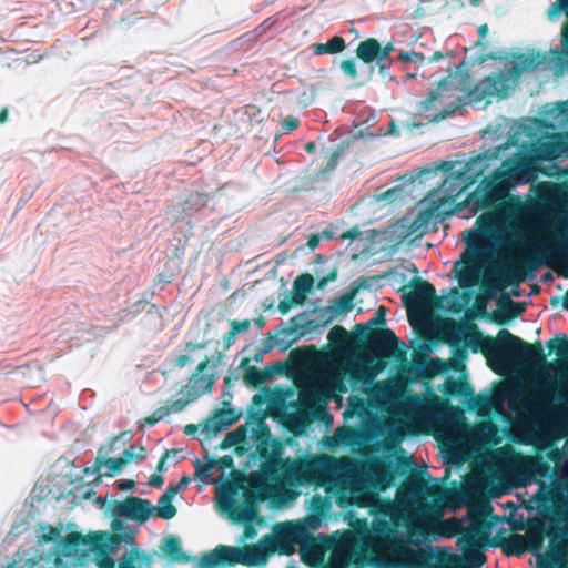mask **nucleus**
<instances>
[{
  "label": "nucleus",
  "instance_id": "38",
  "mask_svg": "<svg viewBox=\"0 0 568 568\" xmlns=\"http://www.w3.org/2000/svg\"><path fill=\"white\" fill-rule=\"evenodd\" d=\"M506 547L508 554L521 555L528 548L527 539L523 535L514 534L507 539Z\"/></svg>",
  "mask_w": 568,
  "mask_h": 568
},
{
  "label": "nucleus",
  "instance_id": "23",
  "mask_svg": "<svg viewBox=\"0 0 568 568\" xmlns=\"http://www.w3.org/2000/svg\"><path fill=\"white\" fill-rule=\"evenodd\" d=\"M442 518L443 515L438 518L439 525L436 528V530L418 531L419 535L416 538H413L410 541L415 545H419L420 542H424L427 536L430 534H437L444 537H452L464 530L463 523L457 518L447 519L445 521H443Z\"/></svg>",
  "mask_w": 568,
  "mask_h": 568
},
{
  "label": "nucleus",
  "instance_id": "3",
  "mask_svg": "<svg viewBox=\"0 0 568 568\" xmlns=\"http://www.w3.org/2000/svg\"><path fill=\"white\" fill-rule=\"evenodd\" d=\"M426 484L418 478L410 479L407 485L396 493L395 501L382 500L375 505V511L388 517L393 524L402 518H408L407 531L413 538L415 531L436 530L438 518L444 515L443 507L437 503H427L423 499Z\"/></svg>",
  "mask_w": 568,
  "mask_h": 568
},
{
  "label": "nucleus",
  "instance_id": "13",
  "mask_svg": "<svg viewBox=\"0 0 568 568\" xmlns=\"http://www.w3.org/2000/svg\"><path fill=\"white\" fill-rule=\"evenodd\" d=\"M459 83V75H449L419 102V110L429 113L430 122L437 123L446 119L464 104L463 98L458 94L464 91Z\"/></svg>",
  "mask_w": 568,
  "mask_h": 568
},
{
  "label": "nucleus",
  "instance_id": "51",
  "mask_svg": "<svg viewBox=\"0 0 568 568\" xmlns=\"http://www.w3.org/2000/svg\"><path fill=\"white\" fill-rule=\"evenodd\" d=\"M471 333L466 335L464 337L465 345L468 347H471L475 352L478 348L479 342H480V333L477 331V327L474 325L473 329H469Z\"/></svg>",
  "mask_w": 568,
  "mask_h": 568
},
{
  "label": "nucleus",
  "instance_id": "7",
  "mask_svg": "<svg viewBox=\"0 0 568 568\" xmlns=\"http://www.w3.org/2000/svg\"><path fill=\"white\" fill-rule=\"evenodd\" d=\"M216 499L222 514L233 523L243 525L242 541L254 539L257 535L253 526V521L257 519L255 493L246 487L226 483L217 488Z\"/></svg>",
  "mask_w": 568,
  "mask_h": 568
},
{
  "label": "nucleus",
  "instance_id": "64",
  "mask_svg": "<svg viewBox=\"0 0 568 568\" xmlns=\"http://www.w3.org/2000/svg\"><path fill=\"white\" fill-rule=\"evenodd\" d=\"M536 568H568V567H565L564 564H559L556 561H548L545 559H540V560H538Z\"/></svg>",
  "mask_w": 568,
  "mask_h": 568
},
{
  "label": "nucleus",
  "instance_id": "44",
  "mask_svg": "<svg viewBox=\"0 0 568 568\" xmlns=\"http://www.w3.org/2000/svg\"><path fill=\"white\" fill-rule=\"evenodd\" d=\"M145 457V449L143 447H138L131 445L122 453L120 457L122 462L126 465L135 459H143Z\"/></svg>",
  "mask_w": 568,
  "mask_h": 568
},
{
  "label": "nucleus",
  "instance_id": "56",
  "mask_svg": "<svg viewBox=\"0 0 568 568\" xmlns=\"http://www.w3.org/2000/svg\"><path fill=\"white\" fill-rule=\"evenodd\" d=\"M230 325H231V331L235 335H237L240 333L246 332L250 328L251 323H250L248 320H245V321H231Z\"/></svg>",
  "mask_w": 568,
  "mask_h": 568
},
{
  "label": "nucleus",
  "instance_id": "28",
  "mask_svg": "<svg viewBox=\"0 0 568 568\" xmlns=\"http://www.w3.org/2000/svg\"><path fill=\"white\" fill-rule=\"evenodd\" d=\"M374 349L382 355H390L397 346V338L393 332L386 329L377 333L371 341Z\"/></svg>",
  "mask_w": 568,
  "mask_h": 568
},
{
  "label": "nucleus",
  "instance_id": "10",
  "mask_svg": "<svg viewBox=\"0 0 568 568\" xmlns=\"http://www.w3.org/2000/svg\"><path fill=\"white\" fill-rule=\"evenodd\" d=\"M281 468H277L278 480H284L291 487L333 483V474L336 471L337 458L333 456H320L311 459H281Z\"/></svg>",
  "mask_w": 568,
  "mask_h": 568
},
{
  "label": "nucleus",
  "instance_id": "53",
  "mask_svg": "<svg viewBox=\"0 0 568 568\" xmlns=\"http://www.w3.org/2000/svg\"><path fill=\"white\" fill-rule=\"evenodd\" d=\"M399 58L403 61L418 63L419 65H424L425 60H426V58L423 53L414 52V51H412V52L402 51L399 54Z\"/></svg>",
  "mask_w": 568,
  "mask_h": 568
},
{
  "label": "nucleus",
  "instance_id": "43",
  "mask_svg": "<svg viewBox=\"0 0 568 568\" xmlns=\"http://www.w3.org/2000/svg\"><path fill=\"white\" fill-rule=\"evenodd\" d=\"M560 14L568 18V0H556L547 10L549 20H556Z\"/></svg>",
  "mask_w": 568,
  "mask_h": 568
},
{
  "label": "nucleus",
  "instance_id": "58",
  "mask_svg": "<svg viewBox=\"0 0 568 568\" xmlns=\"http://www.w3.org/2000/svg\"><path fill=\"white\" fill-rule=\"evenodd\" d=\"M187 202H190L192 206H195V209H200L206 204V197L195 192L190 195Z\"/></svg>",
  "mask_w": 568,
  "mask_h": 568
},
{
  "label": "nucleus",
  "instance_id": "24",
  "mask_svg": "<svg viewBox=\"0 0 568 568\" xmlns=\"http://www.w3.org/2000/svg\"><path fill=\"white\" fill-rule=\"evenodd\" d=\"M281 457L278 455L271 456L266 462L261 465L260 473L251 475L250 483L253 486H260L264 479L278 481L277 467L280 466Z\"/></svg>",
  "mask_w": 568,
  "mask_h": 568
},
{
  "label": "nucleus",
  "instance_id": "32",
  "mask_svg": "<svg viewBox=\"0 0 568 568\" xmlns=\"http://www.w3.org/2000/svg\"><path fill=\"white\" fill-rule=\"evenodd\" d=\"M381 45L376 39H367L362 41L356 50L357 57L365 63L375 60L379 62Z\"/></svg>",
  "mask_w": 568,
  "mask_h": 568
},
{
  "label": "nucleus",
  "instance_id": "48",
  "mask_svg": "<svg viewBox=\"0 0 568 568\" xmlns=\"http://www.w3.org/2000/svg\"><path fill=\"white\" fill-rule=\"evenodd\" d=\"M143 557V554L139 552L138 550L126 552L122 556L119 568H136L135 564L138 561H142L144 559Z\"/></svg>",
  "mask_w": 568,
  "mask_h": 568
},
{
  "label": "nucleus",
  "instance_id": "27",
  "mask_svg": "<svg viewBox=\"0 0 568 568\" xmlns=\"http://www.w3.org/2000/svg\"><path fill=\"white\" fill-rule=\"evenodd\" d=\"M471 324H456L448 322L443 326V338L453 347L456 348L463 342L467 329H473Z\"/></svg>",
  "mask_w": 568,
  "mask_h": 568
},
{
  "label": "nucleus",
  "instance_id": "47",
  "mask_svg": "<svg viewBox=\"0 0 568 568\" xmlns=\"http://www.w3.org/2000/svg\"><path fill=\"white\" fill-rule=\"evenodd\" d=\"M182 394L183 398H179L172 402L170 405L165 406L169 409V415L171 413L182 412L190 403L195 400V398H192V395L187 390H184Z\"/></svg>",
  "mask_w": 568,
  "mask_h": 568
},
{
  "label": "nucleus",
  "instance_id": "22",
  "mask_svg": "<svg viewBox=\"0 0 568 568\" xmlns=\"http://www.w3.org/2000/svg\"><path fill=\"white\" fill-rule=\"evenodd\" d=\"M303 386H307L315 393L327 395L335 385V376L327 372H311L303 376Z\"/></svg>",
  "mask_w": 568,
  "mask_h": 568
},
{
  "label": "nucleus",
  "instance_id": "12",
  "mask_svg": "<svg viewBox=\"0 0 568 568\" xmlns=\"http://www.w3.org/2000/svg\"><path fill=\"white\" fill-rule=\"evenodd\" d=\"M272 545L273 538L271 536H263L257 545L251 547L237 548L219 545L199 560V567L216 568L219 565L242 564L252 566L263 564Z\"/></svg>",
  "mask_w": 568,
  "mask_h": 568
},
{
  "label": "nucleus",
  "instance_id": "15",
  "mask_svg": "<svg viewBox=\"0 0 568 568\" xmlns=\"http://www.w3.org/2000/svg\"><path fill=\"white\" fill-rule=\"evenodd\" d=\"M108 511L114 518H126L144 523L152 514V506L148 499L131 496L124 501L112 499L108 505Z\"/></svg>",
  "mask_w": 568,
  "mask_h": 568
},
{
  "label": "nucleus",
  "instance_id": "21",
  "mask_svg": "<svg viewBox=\"0 0 568 568\" xmlns=\"http://www.w3.org/2000/svg\"><path fill=\"white\" fill-rule=\"evenodd\" d=\"M446 364L440 358H428L424 354L414 353L412 357V371L420 378H428L442 373Z\"/></svg>",
  "mask_w": 568,
  "mask_h": 568
},
{
  "label": "nucleus",
  "instance_id": "8",
  "mask_svg": "<svg viewBox=\"0 0 568 568\" xmlns=\"http://www.w3.org/2000/svg\"><path fill=\"white\" fill-rule=\"evenodd\" d=\"M528 163L521 158H510L490 175L484 178L475 190V211L483 210L508 196L511 189L521 182Z\"/></svg>",
  "mask_w": 568,
  "mask_h": 568
},
{
  "label": "nucleus",
  "instance_id": "2",
  "mask_svg": "<svg viewBox=\"0 0 568 568\" xmlns=\"http://www.w3.org/2000/svg\"><path fill=\"white\" fill-rule=\"evenodd\" d=\"M432 393V389H429ZM373 396L388 406L395 414H403L416 420L420 428H437L438 437L448 448H456L459 443L462 426L455 420L450 407L440 402L436 395L428 398L406 394V382L393 378L376 383Z\"/></svg>",
  "mask_w": 568,
  "mask_h": 568
},
{
  "label": "nucleus",
  "instance_id": "39",
  "mask_svg": "<svg viewBox=\"0 0 568 568\" xmlns=\"http://www.w3.org/2000/svg\"><path fill=\"white\" fill-rule=\"evenodd\" d=\"M317 400L318 397L316 393L307 386H304V388L300 392L297 402L294 404V406L311 409L316 405Z\"/></svg>",
  "mask_w": 568,
  "mask_h": 568
},
{
  "label": "nucleus",
  "instance_id": "18",
  "mask_svg": "<svg viewBox=\"0 0 568 568\" xmlns=\"http://www.w3.org/2000/svg\"><path fill=\"white\" fill-rule=\"evenodd\" d=\"M209 365L210 361L207 358L203 361L191 375L189 384L182 387L181 393L187 390L192 398L195 399L211 393L214 385V376L205 373Z\"/></svg>",
  "mask_w": 568,
  "mask_h": 568
},
{
  "label": "nucleus",
  "instance_id": "55",
  "mask_svg": "<svg viewBox=\"0 0 568 568\" xmlns=\"http://www.w3.org/2000/svg\"><path fill=\"white\" fill-rule=\"evenodd\" d=\"M300 525H305V527L308 528L310 536L312 535V530H316L321 527L322 520L318 517L312 516L303 519L302 521H298Z\"/></svg>",
  "mask_w": 568,
  "mask_h": 568
},
{
  "label": "nucleus",
  "instance_id": "4",
  "mask_svg": "<svg viewBox=\"0 0 568 568\" xmlns=\"http://www.w3.org/2000/svg\"><path fill=\"white\" fill-rule=\"evenodd\" d=\"M364 545L376 556L379 568H443L430 564V556L413 549L403 535L388 521L375 518Z\"/></svg>",
  "mask_w": 568,
  "mask_h": 568
},
{
  "label": "nucleus",
  "instance_id": "37",
  "mask_svg": "<svg viewBox=\"0 0 568 568\" xmlns=\"http://www.w3.org/2000/svg\"><path fill=\"white\" fill-rule=\"evenodd\" d=\"M165 547L175 560L190 562L193 559L191 555L182 552L181 542L178 537H169L165 540Z\"/></svg>",
  "mask_w": 568,
  "mask_h": 568
},
{
  "label": "nucleus",
  "instance_id": "25",
  "mask_svg": "<svg viewBox=\"0 0 568 568\" xmlns=\"http://www.w3.org/2000/svg\"><path fill=\"white\" fill-rule=\"evenodd\" d=\"M497 435V426L491 422H486L473 430L470 440L478 445L498 444Z\"/></svg>",
  "mask_w": 568,
  "mask_h": 568
},
{
  "label": "nucleus",
  "instance_id": "26",
  "mask_svg": "<svg viewBox=\"0 0 568 568\" xmlns=\"http://www.w3.org/2000/svg\"><path fill=\"white\" fill-rule=\"evenodd\" d=\"M125 466L122 459L119 458H106V459H97L94 465L91 468H87L84 470L85 475H94L98 471H102V476L112 477L121 471V469Z\"/></svg>",
  "mask_w": 568,
  "mask_h": 568
},
{
  "label": "nucleus",
  "instance_id": "60",
  "mask_svg": "<svg viewBox=\"0 0 568 568\" xmlns=\"http://www.w3.org/2000/svg\"><path fill=\"white\" fill-rule=\"evenodd\" d=\"M297 126H298V120L296 118L288 116L284 120L282 130H283V132L287 133V132L295 130Z\"/></svg>",
  "mask_w": 568,
  "mask_h": 568
},
{
  "label": "nucleus",
  "instance_id": "59",
  "mask_svg": "<svg viewBox=\"0 0 568 568\" xmlns=\"http://www.w3.org/2000/svg\"><path fill=\"white\" fill-rule=\"evenodd\" d=\"M170 455H171V452L169 450H165L164 454L162 455L159 464H158V467H156V471L158 473H163V471H166L172 465L175 464V462H173L172 464H169L168 465V462L170 459Z\"/></svg>",
  "mask_w": 568,
  "mask_h": 568
},
{
  "label": "nucleus",
  "instance_id": "46",
  "mask_svg": "<svg viewBox=\"0 0 568 568\" xmlns=\"http://www.w3.org/2000/svg\"><path fill=\"white\" fill-rule=\"evenodd\" d=\"M354 293H348L336 300L333 306L334 315L347 312L353 307Z\"/></svg>",
  "mask_w": 568,
  "mask_h": 568
},
{
  "label": "nucleus",
  "instance_id": "5",
  "mask_svg": "<svg viewBox=\"0 0 568 568\" xmlns=\"http://www.w3.org/2000/svg\"><path fill=\"white\" fill-rule=\"evenodd\" d=\"M333 481L341 483L349 491L384 490L393 484L394 475L383 458H368L364 462L343 458L337 459Z\"/></svg>",
  "mask_w": 568,
  "mask_h": 568
},
{
  "label": "nucleus",
  "instance_id": "34",
  "mask_svg": "<svg viewBox=\"0 0 568 568\" xmlns=\"http://www.w3.org/2000/svg\"><path fill=\"white\" fill-rule=\"evenodd\" d=\"M314 284V278L311 274L305 273L297 276L293 283L294 301L297 303L304 302L306 293H308Z\"/></svg>",
  "mask_w": 568,
  "mask_h": 568
},
{
  "label": "nucleus",
  "instance_id": "30",
  "mask_svg": "<svg viewBox=\"0 0 568 568\" xmlns=\"http://www.w3.org/2000/svg\"><path fill=\"white\" fill-rule=\"evenodd\" d=\"M175 496V489L168 488L161 496L156 507H152V513L163 519H171L176 515V508L172 505V499Z\"/></svg>",
  "mask_w": 568,
  "mask_h": 568
},
{
  "label": "nucleus",
  "instance_id": "33",
  "mask_svg": "<svg viewBox=\"0 0 568 568\" xmlns=\"http://www.w3.org/2000/svg\"><path fill=\"white\" fill-rule=\"evenodd\" d=\"M285 422L291 432L298 436L302 435L310 422L308 413L306 410H297L285 414Z\"/></svg>",
  "mask_w": 568,
  "mask_h": 568
},
{
  "label": "nucleus",
  "instance_id": "36",
  "mask_svg": "<svg viewBox=\"0 0 568 568\" xmlns=\"http://www.w3.org/2000/svg\"><path fill=\"white\" fill-rule=\"evenodd\" d=\"M352 374L354 377L363 381L364 384L371 385L375 377L376 372L367 366H361L357 362L349 363Z\"/></svg>",
  "mask_w": 568,
  "mask_h": 568
},
{
  "label": "nucleus",
  "instance_id": "63",
  "mask_svg": "<svg viewBox=\"0 0 568 568\" xmlns=\"http://www.w3.org/2000/svg\"><path fill=\"white\" fill-rule=\"evenodd\" d=\"M346 335V331L342 326L333 327L328 333L329 341H337Z\"/></svg>",
  "mask_w": 568,
  "mask_h": 568
},
{
  "label": "nucleus",
  "instance_id": "16",
  "mask_svg": "<svg viewBox=\"0 0 568 568\" xmlns=\"http://www.w3.org/2000/svg\"><path fill=\"white\" fill-rule=\"evenodd\" d=\"M122 538L118 535L109 532H93L85 537L84 544L88 545L92 551L97 552L100 558L98 559L99 568H114V560L108 554H114L120 549Z\"/></svg>",
  "mask_w": 568,
  "mask_h": 568
},
{
  "label": "nucleus",
  "instance_id": "57",
  "mask_svg": "<svg viewBox=\"0 0 568 568\" xmlns=\"http://www.w3.org/2000/svg\"><path fill=\"white\" fill-rule=\"evenodd\" d=\"M341 69L343 70V72L345 74H347L352 79H356L357 70H356L355 62L353 60H345V61H343L342 64H341Z\"/></svg>",
  "mask_w": 568,
  "mask_h": 568
},
{
  "label": "nucleus",
  "instance_id": "29",
  "mask_svg": "<svg viewBox=\"0 0 568 568\" xmlns=\"http://www.w3.org/2000/svg\"><path fill=\"white\" fill-rule=\"evenodd\" d=\"M542 151L546 156L557 159L564 154H568V133L555 134L548 143L544 144Z\"/></svg>",
  "mask_w": 568,
  "mask_h": 568
},
{
  "label": "nucleus",
  "instance_id": "17",
  "mask_svg": "<svg viewBox=\"0 0 568 568\" xmlns=\"http://www.w3.org/2000/svg\"><path fill=\"white\" fill-rule=\"evenodd\" d=\"M434 297L435 288L427 282L419 283L413 291L403 295L408 312L423 315L430 312Z\"/></svg>",
  "mask_w": 568,
  "mask_h": 568
},
{
  "label": "nucleus",
  "instance_id": "49",
  "mask_svg": "<svg viewBox=\"0 0 568 568\" xmlns=\"http://www.w3.org/2000/svg\"><path fill=\"white\" fill-rule=\"evenodd\" d=\"M532 459L529 456L516 455L511 458L510 465L517 469L530 470L532 467Z\"/></svg>",
  "mask_w": 568,
  "mask_h": 568
},
{
  "label": "nucleus",
  "instance_id": "9",
  "mask_svg": "<svg viewBox=\"0 0 568 568\" xmlns=\"http://www.w3.org/2000/svg\"><path fill=\"white\" fill-rule=\"evenodd\" d=\"M544 61L545 57L541 54L521 57L511 69L493 73L481 80L467 92L465 98L471 105H477L489 98L506 99L516 87L517 79L521 72L534 70Z\"/></svg>",
  "mask_w": 568,
  "mask_h": 568
},
{
  "label": "nucleus",
  "instance_id": "35",
  "mask_svg": "<svg viewBox=\"0 0 568 568\" xmlns=\"http://www.w3.org/2000/svg\"><path fill=\"white\" fill-rule=\"evenodd\" d=\"M344 48L345 41L341 37H333L326 43L313 44V50L316 54H335L342 52Z\"/></svg>",
  "mask_w": 568,
  "mask_h": 568
},
{
  "label": "nucleus",
  "instance_id": "40",
  "mask_svg": "<svg viewBox=\"0 0 568 568\" xmlns=\"http://www.w3.org/2000/svg\"><path fill=\"white\" fill-rule=\"evenodd\" d=\"M352 493L355 494L354 501L359 507L375 508V505L378 503L379 495L377 493L365 491V489Z\"/></svg>",
  "mask_w": 568,
  "mask_h": 568
},
{
  "label": "nucleus",
  "instance_id": "42",
  "mask_svg": "<svg viewBox=\"0 0 568 568\" xmlns=\"http://www.w3.org/2000/svg\"><path fill=\"white\" fill-rule=\"evenodd\" d=\"M224 415L225 413L220 410L217 413H215L207 422H206V427L207 428H211L213 432L215 433H219L225 428H227L229 426L232 425V420H225L224 419Z\"/></svg>",
  "mask_w": 568,
  "mask_h": 568
},
{
  "label": "nucleus",
  "instance_id": "31",
  "mask_svg": "<svg viewBox=\"0 0 568 568\" xmlns=\"http://www.w3.org/2000/svg\"><path fill=\"white\" fill-rule=\"evenodd\" d=\"M556 394V384L550 379L540 378L534 389L536 405L551 402Z\"/></svg>",
  "mask_w": 568,
  "mask_h": 568
},
{
  "label": "nucleus",
  "instance_id": "45",
  "mask_svg": "<svg viewBox=\"0 0 568 568\" xmlns=\"http://www.w3.org/2000/svg\"><path fill=\"white\" fill-rule=\"evenodd\" d=\"M547 347L555 351L558 356H565L568 354V341L566 336H557L554 339L547 342Z\"/></svg>",
  "mask_w": 568,
  "mask_h": 568
},
{
  "label": "nucleus",
  "instance_id": "11",
  "mask_svg": "<svg viewBox=\"0 0 568 568\" xmlns=\"http://www.w3.org/2000/svg\"><path fill=\"white\" fill-rule=\"evenodd\" d=\"M483 351L496 372H503L523 359H534L539 365L546 363L544 355L535 352L530 344L523 342L507 329L499 331L496 339H486Z\"/></svg>",
  "mask_w": 568,
  "mask_h": 568
},
{
  "label": "nucleus",
  "instance_id": "50",
  "mask_svg": "<svg viewBox=\"0 0 568 568\" xmlns=\"http://www.w3.org/2000/svg\"><path fill=\"white\" fill-rule=\"evenodd\" d=\"M337 548H343L353 555L355 548V536L352 531H347L344 534L342 539L336 546Z\"/></svg>",
  "mask_w": 568,
  "mask_h": 568
},
{
  "label": "nucleus",
  "instance_id": "62",
  "mask_svg": "<svg viewBox=\"0 0 568 568\" xmlns=\"http://www.w3.org/2000/svg\"><path fill=\"white\" fill-rule=\"evenodd\" d=\"M245 381L248 383V384H252V385H257L258 383H261L262 381V376L261 374L255 371V369H250L246 375H245Z\"/></svg>",
  "mask_w": 568,
  "mask_h": 568
},
{
  "label": "nucleus",
  "instance_id": "61",
  "mask_svg": "<svg viewBox=\"0 0 568 568\" xmlns=\"http://www.w3.org/2000/svg\"><path fill=\"white\" fill-rule=\"evenodd\" d=\"M500 396L504 399L509 400V403H514L518 398L519 393L515 388L507 387V388L501 390Z\"/></svg>",
  "mask_w": 568,
  "mask_h": 568
},
{
  "label": "nucleus",
  "instance_id": "19",
  "mask_svg": "<svg viewBox=\"0 0 568 568\" xmlns=\"http://www.w3.org/2000/svg\"><path fill=\"white\" fill-rule=\"evenodd\" d=\"M273 540L276 539L278 542H287V544H301L304 540L310 538L308 528L305 525H300L297 523L286 521L282 524H277L273 528V535H270ZM274 548V544L270 548L272 550Z\"/></svg>",
  "mask_w": 568,
  "mask_h": 568
},
{
  "label": "nucleus",
  "instance_id": "20",
  "mask_svg": "<svg viewBox=\"0 0 568 568\" xmlns=\"http://www.w3.org/2000/svg\"><path fill=\"white\" fill-rule=\"evenodd\" d=\"M489 534L490 525L481 517L476 516L470 521L467 532L459 539V544L469 548H477L487 540Z\"/></svg>",
  "mask_w": 568,
  "mask_h": 568
},
{
  "label": "nucleus",
  "instance_id": "14",
  "mask_svg": "<svg viewBox=\"0 0 568 568\" xmlns=\"http://www.w3.org/2000/svg\"><path fill=\"white\" fill-rule=\"evenodd\" d=\"M548 535L551 538L550 550L542 559L564 564L567 567L568 540L565 537H568V508L554 511Z\"/></svg>",
  "mask_w": 568,
  "mask_h": 568
},
{
  "label": "nucleus",
  "instance_id": "1",
  "mask_svg": "<svg viewBox=\"0 0 568 568\" xmlns=\"http://www.w3.org/2000/svg\"><path fill=\"white\" fill-rule=\"evenodd\" d=\"M494 158H497V152L485 153L471 158L467 162L458 163L460 168L447 176L438 189L433 190L420 202L422 209L413 225L417 229H428L435 222L443 221L463 210L476 213L475 191L468 193L467 190L478 178L484 175ZM456 165L457 162H443L440 169L444 172H452Z\"/></svg>",
  "mask_w": 568,
  "mask_h": 568
},
{
  "label": "nucleus",
  "instance_id": "54",
  "mask_svg": "<svg viewBox=\"0 0 568 568\" xmlns=\"http://www.w3.org/2000/svg\"><path fill=\"white\" fill-rule=\"evenodd\" d=\"M385 310L384 307H379L374 317L371 318L364 326L363 328H369L371 326H377V325H383L385 323Z\"/></svg>",
  "mask_w": 568,
  "mask_h": 568
},
{
  "label": "nucleus",
  "instance_id": "41",
  "mask_svg": "<svg viewBox=\"0 0 568 568\" xmlns=\"http://www.w3.org/2000/svg\"><path fill=\"white\" fill-rule=\"evenodd\" d=\"M353 555L343 548L335 547L331 556V568H347Z\"/></svg>",
  "mask_w": 568,
  "mask_h": 568
},
{
  "label": "nucleus",
  "instance_id": "6",
  "mask_svg": "<svg viewBox=\"0 0 568 568\" xmlns=\"http://www.w3.org/2000/svg\"><path fill=\"white\" fill-rule=\"evenodd\" d=\"M567 420L568 408L526 405V410L517 415L514 428L524 443L542 445L556 438Z\"/></svg>",
  "mask_w": 568,
  "mask_h": 568
},
{
  "label": "nucleus",
  "instance_id": "52",
  "mask_svg": "<svg viewBox=\"0 0 568 568\" xmlns=\"http://www.w3.org/2000/svg\"><path fill=\"white\" fill-rule=\"evenodd\" d=\"M169 416V409L166 407H159L153 412L151 416L145 418L144 424L148 426H153L158 422Z\"/></svg>",
  "mask_w": 568,
  "mask_h": 568
}]
</instances>
